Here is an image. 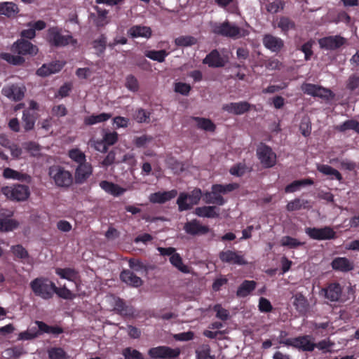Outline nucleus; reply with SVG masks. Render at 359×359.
I'll return each instance as SVG.
<instances>
[{"instance_id":"33","label":"nucleus","mask_w":359,"mask_h":359,"mask_svg":"<svg viewBox=\"0 0 359 359\" xmlns=\"http://www.w3.org/2000/svg\"><path fill=\"white\" fill-rule=\"evenodd\" d=\"M19 12L18 6L13 2H0V15L14 17Z\"/></svg>"},{"instance_id":"45","label":"nucleus","mask_w":359,"mask_h":359,"mask_svg":"<svg viewBox=\"0 0 359 359\" xmlns=\"http://www.w3.org/2000/svg\"><path fill=\"white\" fill-rule=\"evenodd\" d=\"M133 118L137 123H149L150 122V113L144 110V109H137L133 114Z\"/></svg>"},{"instance_id":"40","label":"nucleus","mask_w":359,"mask_h":359,"mask_svg":"<svg viewBox=\"0 0 359 359\" xmlns=\"http://www.w3.org/2000/svg\"><path fill=\"white\" fill-rule=\"evenodd\" d=\"M36 118L33 112L29 110H25L22 115L23 128L26 131L31 130L34 128Z\"/></svg>"},{"instance_id":"14","label":"nucleus","mask_w":359,"mask_h":359,"mask_svg":"<svg viewBox=\"0 0 359 359\" xmlns=\"http://www.w3.org/2000/svg\"><path fill=\"white\" fill-rule=\"evenodd\" d=\"M219 259L222 262L229 264L245 265L248 263L241 252L230 250L222 251L219 253Z\"/></svg>"},{"instance_id":"20","label":"nucleus","mask_w":359,"mask_h":359,"mask_svg":"<svg viewBox=\"0 0 359 359\" xmlns=\"http://www.w3.org/2000/svg\"><path fill=\"white\" fill-rule=\"evenodd\" d=\"M250 109V104L245 101L238 102H231L222 106V109L228 113L235 115H241L248 111Z\"/></svg>"},{"instance_id":"32","label":"nucleus","mask_w":359,"mask_h":359,"mask_svg":"<svg viewBox=\"0 0 359 359\" xmlns=\"http://www.w3.org/2000/svg\"><path fill=\"white\" fill-rule=\"evenodd\" d=\"M2 175L5 179L18 180L20 182H27L30 180V177L28 175L10 168H6L3 171Z\"/></svg>"},{"instance_id":"28","label":"nucleus","mask_w":359,"mask_h":359,"mask_svg":"<svg viewBox=\"0 0 359 359\" xmlns=\"http://www.w3.org/2000/svg\"><path fill=\"white\" fill-rule=\"evenodd\" d=\"M327 299L332 302H337L339 299L341 294V288L339 283L330 284L326 289L322 290Z\"/></svg>"},{"instance_id":"53","label":"nucleus","mask_w":359,"mask_h":359,"mask_svg":"<svg viewBox=\"0 0 359 359\" xmlns=\"http://www.w3.org/2000/svg\"><path fill=\"white\" fill-rule=\"evenodd\" d=\"M125 86L131 92H137L139 90V82L137 78L132 74L126 76Z\"/></svg>"},{"instance_id":"8","label":"nucleus","mask_w":359,"mask_h":359,"mask_svg":"<svg viewBox=\"0 0 359 359\" xmlns=\"http://www.w3.org/2000/svg\"><path fill=\"white\" fill-rule=\"evenodd\" d=\"M257 155L264 168H271L276 163V154L266 144H262L257 147Z\"/></svg>"},{"instance_id":"59","label":"nucleus","mask_w":359,"mask_h":359,"mask_svg":"<svg viewBox=\"0 0 359 359\" xmlns=\"http://www.w3.org/2000/svg\"><path fill=\"white\" fill-rule=\"evenodd\" d=\"M284 3L281 0H276L266 6V11L271 13H276L283 9Z\"/></svg>"},{"instance_id":"23","label":"nucleus","mask_w":359,"mask_h":359,"mask_svg":"<svg viewBox=\"0 0 359 359\" xmlns=\"http://www.w3.org/2000/svg\"><path fill=\"white\" fill-rule=\"evenodd\" d=\"M120 278L126 284L133 287H139L143 284L142 280L130 270H123L120 274Z\"/></svg>"},{"instance_id":"16","label":"nucleus","mask_w":359,"mask_h":359,"mask_svg":"<svg viewBox=\"0 0 359 359\" xmlns=\"http://www.w3.org/2000/svg\"><path fill=\"white\" fill-rule=\"evenodd\" d=\"M262 42L266 49L273 53H278L284 46L282 39L270 34L264 36Z\"/></svg>"},{"instance_id":"47","label":"nucleus","mask_w":359,"mask_h":359,"mask_svg":"<svg viewBox=\"0 0 359 359\" xmlns=\"http://www.w3.org/2000/svg\"><path fill=\"white\" fill-rule=\"evenodd\" d=\"M197 359H214L210 355V347L208 344H202L196 351Z\"/></svg>"},{"instance_id":"62","label":"nucleus","mask_w":359,"mask_h":359,"mask_svg":"<svg viewBox=\"0 0 359 359\" xmlns=\"http://www.w3.org/2000/svg\"><path fill=\"white\" fill-rule=\"evenodd\" d=\"M152 141V137L146 135L137 137L134 139V143L137 147H144Z\"/></svg>"},{"instance_id":"46","label":"nucleus","mask_w":359,"mask_h":359,"mask_svg":"<svg viewBox=\"0 0 359 359\" xmlns=\"http://www.w3.org/2000/svg\"><path fill=\"white\" fill-rule=\"evenodd\" d=\"M68 156L78 165L86 161L85 154L79 149H70L68 152Z\"/></svg>"},{"instance_id":"58","label":"nucleus","mask_w":359,"mask_h":359,"mask_svg":"<svg viewBox=\"0 0 359 359\" xmlns=\"http://www.w3.org/2000/svg\"><path fill=\"white\" fill-rule=\"evenodd\" d=\"M126 359H144L143 355L137 350L126 348L123 351Z\"/></svg>"},{"instance_id":"63","label":"nucleus","mask_w":359,"mask_h":359,"mask_svg":"<svg viewBox=\"0 0 359 359\" xmlns=\"http://www.w3.org/2000/svg\"><path fill=\"white\" fill-rule=\"evenodd\" d=\"M265 67L269 70H278L283 67V64L276 58H270L265 62Z\"/></svg>"},{"instance_id":"35","label":"nucleus","mask_w":359,"mask_h":359,"mask_svg":"<svg viewBox=\"0 0 359 359\" xmlns=\"http://www.w3.org/2000/svg\"><path fill=\"white\" fill-rule=\"evenodd\" d=\"M256 287V283L254 280H245L238 288L236 294L241 297L248 296Z\"/></svg>"},{"instance_id":"29","label":"nucleus","mask_w":359,"mask_h":359,"mask_svg":"<svg viewBox=\"0 0 359 359\" xmlns=\"http://www.w3.org/2000/svg\"><path fill=\"white\" fill-rule=\"evenodd\" d=\"M100 187L105 192L114 196H118L126 191L125 189L121 188V187L113 182H110L106 180L101 181L100 182Z\"/></svg>"},{"instance_id":"57","label":"nucleus","mask_w":359,"mask_h":359,"mask_svg":"<svg viewBox=\"0 0 359 359\" xmlns=\"http://www.w3.org/2000/svg\"><path fill=\"white\" fill-rule=\"evenodd\" d=\"M216 187H217V184H214L211 187V194L214 198V204L223 205L226 203V200L222 196V194L220 191H217L219 189H216Z\"/></svg>"},{"instance_id":"24","label":"nucleus","mask_w":359,"mask_h":359,"mask_svg":"<svg viewBox=\"0 0 359 359\" xmlns=\"http://www.w3.org/2000/svg\"><path fill=\"white\" fill-rule=\"evenodd\" d=\"M331 266L334 270L341 272L350 271L354 267L353 263L346 257L334 258L331 263Z\"/></svg>"},{"instance_id":"41","label":"nucleus","mask_w":359,"mask_h":359,"mask_svg":"<svg viewBox=\"0 0 359 359\" xmlns=\"http://www.w3.org/2000/svg\"><path fill=\"white\" fill-rule=\"evenodd\" d=\"M313 184V181L311 179H304L302 180H296L288 184L285 191L286 193H293L296 191L299 190L301 187L306 186V185H312Z\"/></svg>"},{"instance_id":"52","label":"nucleus","mask_w":359,"mask_h":359,"mask_svg":"<svg viewBox=\"0 0 359 359\" xmlns=\"http://www.w3.org/2000/svg\"><path fill=\"white\" fill-rule=\"evenodd\" d=\"M281 245L287 246L290 248H296L304 244L303 242L299 241L297 239L290 236H283L280 241Z\"/></svg>"},{"instance_id":"36","label":"nucleus","mask_w":359,"mask_h":359,"mask_svg":"<svg viewBox=\"0 0 359 359\" xmlns=\"http://www.w3.org/2000/svg\"><path fill=\"white\" fill-rule=\"evenodd\" d=\"M144 55L154 61L163 62L168 55V53L165 50H149L144 51Z\"/></svg>"},{"instance_id":"10","label":"nucleus","mask_w":359,"mask_h":359,"mask_svg":"<svg viewBox=\"0 0 359 359\" xmlns=\"http://www.w3.org/2000/svg\"><path fill=\"white\" fill-rule=\"evenodd\" d=\"M306 233L314 240H330L336 237V232L330 226H324L323 228H306Z\"/></svg>"},{"instance_id":"3","label":"nucleus","mask_w":359,"mask_h":359,"mask_svg":"<svg viewBox=\"0 0 359 359\" xmlns=\"http://www.w3.org/2000/svg\"><path fill=\"white\" fill-rule=\"evenodd\" d=\"M48 175L57 187H68L73 182L72 173L60 165L50 166Z\"/></svg>"},{"instance_id":"64","label":"nucleus","mask_w":359,"mask_h":359,"mask_svg":"<svg viewBox=\"0 0 359 359\" xmlns=\"http://www.w3.org/2000/svg\"><path fill=\"white\" fill-rule=\"evenodd\" d=\"M118 140V134L116 132L106 133L103 137V141L107 146L114 144Z\"/></svg>"},{"instance_id":"26","label":"nucleus","mask_w":359,"mask_h":359,"mask_svg":"<svg viewBox=\"0 0 359 359\" xmlns=\"http://www.w3.org/2000/svg\"><path fill=\"white\" fill-rule=\"evenodd\" d=\"M292 304L296 310L301 314H305L309 309L307 299L301 293H297L292 296Z\"/></svg>"},{"instance_id":"6","label":"nucleus","mask_w":359,"mask_h":359,"mask_svg":"<svg viewBox=\"0 0 359 359\" xmlns=\"http://www.w3.org/2000/svg\"><path fill=\"white\" fill-rule=\"evenodd\" d=\"M1 192L6 198L15 201H24L29 195L28 187L22 184L4 187L1 189Z\"/></svg>"},{"instance_id":"13","label":"nucleus","mask_w":359,"mask_h":359,"mask_svg":"<svg viewBox=\"0 0 359 359\" xmlns=\"http://www.w3.org/2000/svg\"><path fill=\"white\" fill-rule=\"evenodd\" d=\"M346 43V39L341 36H330L323 37L318 41L321 48L325 50H335Z\"/></svg>"},{"instance_id":"1","label":"nucleus","mask_w":359,"mask_h":359,"mask_svg":"<svg viewBox=\"0 0 359 359\" xmlns=\"http://www.w3.org/2000/svg\"><path fill=\"white\" fill-rule=\"evenodd\" d=\"M46 40L51 46L64 47L67 45H76L77 41L71 34L57 27H50L47 30Z\"/></svg>"},{"instance_id":"60","label":"nucleus","mask_w":359,"mask_h":359,"mask_svg":"<svg viewBox=\"0 0 359 359\" xmlns=\"http://www.w3.org/2000/svg\"><path fill=\"white\" fill-rule=\"evenodd\" d=\"M117 151L118 150L116 149L110 151L104 159L100 163L101 165L103 167H108L114 163H117L116 161Z\"/></svg>"},{"instance_id":"48","label":"nucleus","mask_w":359,"mask_h":359,"mask_svg":"<svg viewBox=\"0 0 359 359\" xmlns=\"http://www.w3.org/2000/svg\"><path fill=\"white\" fill-rule=\"evenodd\" d=\"M278 27L286 34L288 31L294 29L295 25L293 21L286 17H281L278 22Z\"/></svg>"},{"instance_id":"5","label":"nucleus","mask_w":359,"mask_h":359,"mask_svg":"<svg viewBox=\"0 0 359 359\" xmlns=\"http://www.w3.org/2000/svg\"><path fill=\"white\" fill-rule=\"evenodd\" d=\"M201 196L200 189H194L189 194L181 193L177 201L180 211L191 209L193 205L198 203Z\"/></svg>"},{"instance_id":"30","label":"nucleus","mask_w":359,"mask_h":359,"mask_svg":"<svg viewBox=\"0 0 359 359\" xmlns=\"http://www.w3.org/2000/svg\"><path fill=\"white\" fill-rule=\"evenodd\" d=\"M11 252L18 259L22 262L31 264V257L28 251L22 245H13L11 248Z\"/></svg>"},{"instance_id":"22","label":"nucleus","mask_w":359,"mask_h":359,"mask_svg":"<svg viewBox=\"0 0 359 359\" xmlns=\"http://www.w3.org/2000/svg\"><path fill=\"white\" fill-rule=\"evenodd\" d=\"M111 304L113 305V310L117 313L124 316H133L134 315V309L126 305L123 299L113 297Z\"/></svg>"},{"instance_id":"42","label":"nucleus","mask_w":359,"mask_h":359,"mask_svg":"<svg viewBox=\"0 0 359 359\" xmlns=\"http://www.w3.org/2000/svg\"><path fill=\"white\" fill-rule=\"evenodd\" d=\"M55 273L61 278L67 279L70 281H75L77 278V272L74 269L70 268H57L55 270Z\"/></svg>"},{"instance_id":"12","label":"nucleus","mask_w":359,"mask_h":359,"mask_svg":"<svg viewBox=\"0 0 359 359\" xmlns=\"http://www.w3.org/2000/svg\"><path fill=\"white\" fill-rule=\"evenodd\" d=\"M302 90L304 93L314 97L329 99L332 97L330 90L311 83H304Z\"/></svg>"},{"instance_id":"43","label":"nucleus","mask_w":359,"mask_h":359,"mask_svg":"<svg viewBox=\"0 0 359 359\" xmlns=\"http://www.w3.org/2000/svg\"><path fill=\"white\" fill-rule=\"evenodd\" d=\"M309 207V201L304 199L296 198L289 202L286 206V208L288 211H294L302 208H308Z\"/></svg>"},{"instance_id":"2","label":"nucleus","mask_w":359,"mask_h":359,"mask_svg":"<svg viewBox=\"0 0 359 359\" xmlns=\"http://www.w3.org/2000/svg\"><path fill=\"white\" fill-rule=\"evenodd\" d=\"M29 285L36 296L43 299H49L53 297L55 284L48 278H36L30 282Z\"/></svg>"},{"instance_id":"21","label":"nucleus","mask_w":359,"mask_h":359,"mask_svg":"<svg viewBox=\"0 0 359 359\" xmlns=\"http://www.w3.org/2000/svg\"><path fill=\"white\" fill-rule=\"evenodd\" d=\"M93 168L86 161L78 165L75 170V181L78 184L83 183L92 174Z\"/></svg>"},{"instance_id":"11","label":"nucleus","mask_w":359,"mask_h":359,"mask_svg":"<svg viewBox=\"0 0 359 359\" xmlns=\"http://www.w3.org/2000/svg\"><path fill=\"white\" fill-rule=\"evenodd\" d=\"M287 344L303 351H313L315 348L314 340L310 335L293 338L292 341H287Z\"/></svg>"},{"instance_id":"17","label":"nucleus","mask_w":359,"mask_h":359,"mask_svg":"<svg viewBox=\"0 0 359 359\" xmlns=\"http://www.w3.org/2000/svg\"><path fill=\"white\" fill-rule=\"evenodd\" d=\"M185 232L191 236L203 235L209 232L208 226L202 225L197 219H192L184 225Z\"/></svg>"},{"instance_id":"18","label":"nucleus","mask_w":359,"mask_h":359,"mask_svg":"<svg viewBox=\"0 0 359 359\" xmlns=\"http://www.w3.org/2000/svg\"><path fill=\"white\" fill-rule=\"evenodd\" d=\"M11 212L5 210H0V231H11L18 226V222L10 219Z\"/></svg>"},{"instance_id":"38","label":"nucleus","mask_w":359,"mask_h":359,"mask_svg":"<svg viewBox=\"0 0 359 359\" xmlns=\"http://www.w3.org/2000/svg\"><path fill=\"white\" fill-rule=\"evenodd\" d=\"M170 262L181 272L184 273H189L191 272L190 268L183 264L182 259L180 254L175 253V255H172L170 257Z\"/></svg>"},{"instance_id":"50","label":"nucleus","mask_w":359,"mask_h":359,"mask_svg":"<svg viewBox=\"0 0 359 359\" xmlns=\"http://www.w3.org/2000/svg\"><path fill=\"white\" fill-rule=\"evenodd\" d=\"M339 131L344 132L348 130H353L359 133V122L355 120H348L337 126Z\"/></svg>"},{"instance_id":"37","label":"nucleus","mask_w":359,"mask_h":359,"mask_svg":"<svg viewBox=\"0 0 359 359\" xmlns=\"http://www.w3.org/2000/svg\"><path fill=\"white\" fill-rule=\"evenodd\" d=\"M192 119L196 121V126L199 129L209 132H213L215 130V125L208 118L193 117Z\"/></svg>"},{"instance_id":"44","label":"nucleus","mask_w":359,"mask_h":359,"mask_svg":"<svg viewBox=\"0 0 359 359\" xmlns=\"http://www.w3.org/2000/svg\"><path fill=\"white\" fill-rule=\"evenodd\" d=\"M196 39L189 35L180 36L175 39V45L181 47L191 46L196 44Z\"/></svg>"},{"instance_id":"19","label":"nucleus","mask_w":359,"mask_h":359,"mask_svg":"<svg viewBox=\"0 0 359 359\" xmlns=\"http://www.w3.org/2000/svg\"><path fill=\"white\" fill-rule=\"evenodd\" d=\"M1 93L12 100L18 101L25 95V88L15 84L6 86L2 88Z\"/></svg>"},{"instance_id":"27","label":"nucleus","mask_w":359,"mask_h":359,"mask_svg":"<svg viewBox=\"0 0 359 359\" xmlns=\"http://www.w3.org/2000/svg\"><path fill=\"white\" fill-rule=\"evenodd\" d=\"M194 214L201 217L216 218L219 215V208L216 206L198 207L194 210Z\"/></svg>"},{"instance_id":"55","label":"nucleus","mask_w":359,"mask_h":359,"mask_svg":"<svg viewBox=\"0 0 359 359\" xmlns=\"http://www.w3.org/2000/svg\"><path fill=\"white\" fill-rule=\"evenodd\" d=\"M56 294L58 297L65 299H72L74 297V294L65 286L62 287H57L55 285L54 289V294Z\"/></svg>"},{"instance_id":"15","label":"nucleus","mask_w":359,"mask_h":359,"mask_svg":"<svg viewBox=\"0 0 359 359\" xmlns=\"http://www.w3.org/2000/svg\"><path fill=\"white\" fill-rule=\"evenodd\" d=\"M12 50L22 55H35L38 53V48L31 42L26 40H20L14 43Z\"/></svg>"},{"instance_id":"34","label":"nucleus","mask_w":359,"mask_h":359,"mask_svg":"<svg viewBox=\"0 0 359 359\" xmlns=\"http://www.w3.org/2000/svg\"><path fill=\"white\" fill-rule=\"evenodd\" d=\"M317 170L325 175L331 176L332 179L335 178L338 181L342 180V176L340 172L330 165L318 164L317 165Z\"/></svg>"},{"instance_id":"39","label":"nucleus","mask_w":359,"mask_h":359,"mask_svg":"<svg viewBox=\"0 0 359 359\" xmlns=\"http://www.w3.org/2000/svg\"><path fill=\"white\" fill-rule=\"evenodd\" d=\"M111 117V114L108 113H101L97 115L93 114L91 116L86 117L84 119V123L86 125L91 126L96 123L104 122L109 120Z\"/></svg>"},{"instance_id":"7","label":"nucleus","mask_w":359,"mask_h":359,"mask_svg":"<svg viewBox=\"0 0 359 359\" xmlns=\"http://www.w3.org/2000/svg\"><path fill=\"white\" fill-rule=\"evenodd\" d=\"M180 354L179 348H172L165 346L151 348L148 351V355L153 359H175Z\"/></svg>"},{"instance_id":"9","label":"nucleus","mask_w":359,"mask_h":359,"mask_svg":"<svg viewBox=\"0 0 359 359\" xmlns=\"http://www.w3.org/2000/svg\"><path fill=\"white\" fill-rule=\"evenodd\" d=\"M229 60V57L225 53V50H222V54L217 50H212L203 59V62L211 67H222Z\"/></svg>"},{"instance_id":"4","label":"nucleus","mask_w":359,"mask_h":359,"mask_svg":"<svg viewBox=\"0 0 359 359\" xmlns=\"http://www.w3.org/2000/svg\"><path fill=\"white\" fill-rule=\"evenodd\" d=\"M213 32L222 36L231 38H240L245 36L248 34V32L239 28L234 24H231L228 21L222 23L215 24L213 26Z\"/></svg>"},{"instance_id":"51","label":"nucleus","mask_w":359,"mask_h":359,"mask_svg":"<svg viewBox=\"0 0 359 359\" xmlns=\"http://www.w3.org/2000/svg\"><path fill=\"white\" fill-rule=\"evenodd\" d=\"M97 16L95 20L97 27H104L109 23L107 20L108 11L104 9L97 8Z\"/></svg>"},{"instance_id":"49","label":"nucleus","mask_w":359,"mask_h":359,"mask_svg":"<svg viewBox=\"0 0 359 359\" xmlns=\"http://www.w3.org/2000/svg\"><path fill=\"white\" fill-rule=\"evenodd\" d=\"M0 58L6 60L12 65H20L25 62L24 58L20 55H13L11 53H3L0 54Z\"/></svg>"},{"instance_id":"31","label":"nucleus","mask_w":359,"mask_h":359,"mask_svg":"<svg viewBox=\"0 0 359 359\" xmlns=\"http://www.w3.org/2000/svg\"><path fill=\"white\" fill-rule=\"evenodd\" d=\"M128 34L133 38H149L151 35V30L147 26L135 25L128 29Z\"/></svg>"},{"instance_id":"54","label":"nucleus","mask_w":359,"mask_h":359,"mask_svg":"<svg viewBox=\"0 0 359 359\" xmlns=\"http://www.w3.org/2000/svg\"><path fill=\"white\" fill-rule=\"evenodd\" d=\"M107 38L104 35H102L99 39H96L93 42V48L97 51L98 55L102 54L104 52L106 48Z\"/></svg>"},{"instance_id":"61","label":"nucleus","mask_w":359,"mask_h":359,"mask_svg":"<svg viewBox=\"0 0 359 359\" xmlns=\"http://www.w3.org/2000/svg\"><path fill=\"white\" fill-rule=\"evenodd\" d=\"M191 90V86L189 84L182 82L175 83V91L180 93L183 95H187Z\"/></svg>"},{"instance_id":"56","label":"nucleus","mask_w":359,"mask_h":359,"mask_svg":"<svg viewBox=\"0 0 359 359\" xmlns=\"http://www.w3.org/2000/svg\"><path fill=\"white\" fill-rule=\"evenodd\" d=\"M50 359H66L67 354L61 348H52L48 351Z\"/></svg>"},{"instance_id":"25","label":"nucleus","mask_w":359,"mask_h":359,"mask_svg":"<svg viewBox=\"0 0 359 359\" xmlns=\"http://www.w3.org/2000/svg\"><path fill=\"white\" fill-rule=\"evenodd\" d=\"M177 195V191L175 189L168 191H158L151 194L149 196V201L154 203H163L174 198Z\"/></svg>"}]
</instances>
